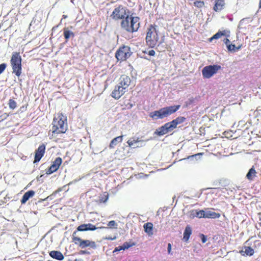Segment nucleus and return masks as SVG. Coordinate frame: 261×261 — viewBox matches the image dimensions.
Here are the masks:
<instances>
[{
  "instance_id": "obj_1",
  "label": "nucleus",
  "mask_w": 261,
  "mask_h": 261,
  "mask_svg": "<svg viewBox=\"0 0 261 261\" xmlns=\"http://www.w3.org/2000/svg\"><path fill=\"white\" fill-rule=\"evenodd\" d=\"M140 18L138 17L129 16L126 15L124 19L121 22L122 29L129 33L137 32L140 27Z\"/></svg>"
},
{
  "instance_id": "obj_2",
  "label": "nucleus",
  "mask_w": 261,
  "mask_h": 261,
  "mask_svg": "<svg viewBox=\"0 0 261 261\" xmlns=\"http://www.w3.org/2000/svg\"><path fill=\"white\" fill-rule=\"evenodd\" d=\"M180 107V105L172 106L163 108L159 110L150 113L149 116L153 119H163L176 112Z\"/></svg>"
},
{
  "instance_id": "obj_3",
  "label": "nucleus",
  "mask_w": 261,
  "mask_h": 261,
  "mask_svg": "<svg viewBox=\"0 0 261 261\" xmlns=\"http://www.w3.org/2000/svg\"><path fill=\"white\" fill-rule=\"evenodd\" d=\"M66 118L62 115L55 117L53 122V134L64 133L67 130V124L65 122Z\"/></svg>"
},
{
  "instance_id": "obj_4",
  "label": "nucleus",
  "mask_w": 261,
  "mask_h": 261,
  "mask_svg": "<svg viewBox=\"0 0 261 261\" xmlns=\"http://www.w3.org/2000/svg\"><path fill=\"white\" fill-rule=\"evenodd\" d=\"M12 67L13 72L17 76H19L21 73V57L19 53L14 52L12 54L10 60Z\"/></svg>"
},
{
  "instance_id": "obj_5",
  "label": "nucleus",
  "mask_w": 261,
  "mask_h": 261,
  "mask_svg": "<svg viewBox=\"0 0 261 261\" xmlns=\"http://www.w3.org/2000/svg\"><path fill=\"white\" fill-rule=\"evenodd\" d=\"M158 40L159 37L155 28L152 25H150L149 28L148 29L146 37V41L147 44L149 46L153 47L156 45Z\"/></svg>"
},
{
  "instance_id": "obj_6",
  "label": "nucleus",
  "mask_w": 261,
  "mask_h": 261,
  "mask_svg": "<svg viewBox=\"0 0 261 261\" xmlns=\"http://www.w3.org/2000/svg\"><path fill=\"white\" fill-rule=\"evenodd\" d=\"M76 232L74 231L72 234L73 242L82 249L90 247L91 248L95 249L96 247L95 242L89 240H82L80 238L76 236Z\"/></svg>"
},
{
  "instance_id": "obj_7",
  "label": "nucleus",
  "mask_w": 261,
  "mask_h": 261,
  "mask_svg": "<svg viewBox=\"0 0 261 261\" xmlns=\"http://www.w3.org/2000/svg\"><path fill=\"white\" fill-rule=\"evenodd\" d=\"M127 9L126 7L122 5H119L114 9L111 17L115 20L119 19H122V20L124 19L126 15H129L127 13Z\"/></svg>"
},
{
  "instance_id": "obj_8",
  "label": "nucleus",
  "mask_w": 261,
  "mask_h": 261,
  "mask_svg": "<svg viewBox=\"0 0 261 261\" xmlns=\"http://www.w3.org/2000/svg\"><path fill=\"white\" fill-rule=\"evenodd\" d=\"M221 69V66L217 64L206 66L202 69V76L205 79H210Z\"/></svg>"
},
{
  "instance_id": "obj_9",
  "label": "nucleus",
  "mask_w": 261,
  "mask_h": 261,
  "mask_svg": "<svg viewBox=\"0 0 261 261\" xmlns=\"http://www.w3.org/2000/svg\"><path fill=\"white\" fill-rule=\"evenodd\" d=\"M129 56V48L126 46L120 48L115 54V57L118 60H125Z\"/></svg>"
},
{
  "instance_id": "obj_10",
  "label": "nucleus",
  "mask_w": 261,
  "mask_h": 261,
  "mask_svg": "<svg viewBox=\"0 0 261 261\" xmlns=\"http://www.w3.org/2000/svg\"><path fill=\"white\" fill-rule=\"evenodd\" d=\"M45 150V145L43 144H41L35 151L34 163L39 162L42 156L44 155Z\"/></svg>"
},
{
  "instance_id": "obj_11",
  "label": "nucleus",
  "mask_w": 261,
  "mask_h": 261,
  "mask_svg": "<svg viewBox=\"0 0 261 261\" xmlns=\"http://www.w3.org/2000/svg\"><path fill=\"white\" fill-rule=\"evenodd\" d=\"M126 91L125 88L122 87L117 84L115 86L114 90L112 92V96L116 99H118L126 92Z\"/></svg>"
},
{
  "instance_id": "obj_12",
  "label": "nucleus",
  "mask_w": 261,
  "mask_h": 261,
  "mask_svg": "<svg viewBox=\"0 0 261 261\" xmlns=\"http://www.w3.org/2000/svg\"><path fill=\"white\" fill-rule=\"evenodd\" d=\"M62 162V159L60 157L57 158L53 162L51 165L49 169L46 171V174H50L53 172L56 171L59 168Z\"/></svg>"
},
{
  "instance_id": "obj_13",
  "label": "nucleus",
  "mask_w": 261,
  "mask_h": 261,
  "mask_svg": "<svg viewBox=\"0 0 261 261\" xmlns=\"http://www.w3.org/2000/svg\"><path fill=\"white\" fill-rule=\"evenodd\" d=\"M130 79L129 76L126 75H122L120 76L118 84L121 87L125 88V90L127 91L130 85Z\"/></svg>"
},
{
  "instance_id": "obj_14",
  "label": "nucleus",
  "mask_w": 261,
  "mask_h": 261,
  "mask_svg": "<svg viewBox=\"0 0 261 261\" xmlns=\"http://www.w3.org/2000/svg\"><path fill=\"white\" fill-rule=\"evenodd\" d=\"M169 132H170V130L169 129L166 123H165L164 125L157 128L154 132L153 134L154 135L162 136L167 134Z\"/></svg>"
},
{
  "instance_id": "obj_15",
  "label": "nucleus",
  "mask_w": 261,
  "mask_h": 261,
  "mask_svg": "<svg viewBox=\"0 0 261 261\" xmlns=\"http://www.w3.org/2000/svg\"><path fill=\"white\" fill-rule=\"evenodd\" d=\"M97 227L91 224H84L79 226L77 228V230L80 231H87V230H95Z\"/></svg>"
},
{
  "instance_id": "obj_16",
  "label": "nucleus",
  "mask_w": 261,
  "mask_h": 261,
  "mask_svg": "<svg viewBox=\"0 0 261 261\" xmlns=\"http://www.w3.org/2000/svg\"><path fill=\"white\" fill-rule=\"evenodd\" d=\"M35 192L33 190H30L24 194L21 199V203L24 204L31 197H33Z\"/></svg>"
},
{
  "instance_id": "obj_17",
  "label": "nucleus",
  "mask_w": 261,
  "mask_h": 261,
  "mask_svg": "<svg viewBox=\"0 0 261 261\" xmlns=\"http://www.w3.org/2000/svg\"><path fill=\"white\" fill-rule=\"evenodd\" d=\"M49 254L52 258L59 260H62L64 258L63 254L59 251H51Z\"/></svg>"
},
{
  "instance_id": "obj_18",
  "label": "nucleus",
  "mask_w": 261,
  "mask_h": 261,
  "mask_svg": "<svg viewBox=\"0 0 261 261\" xmlns=\"http://www.w3.org/2000/svg\"><path fill=\"white\" fill-rule=\"evenodd\" d=\"M220 217V214L219 213L210 211L208 209L205 210V218L216 219L219 218Z\"/></svg>"
},
{
  "instance_id": "obj_19",
  "label": "nucleus",
  "mask_w": 261,
  "mask_h": 261,
  "mask_svg": "<svg viewBox=\"0 0 261 261\" xmlns=\"http://www.w3.org/2000/svg\"><path fill=\"white\" fill-rule=\"evenodd\" d=\"M257 172H256L254 166H252L248 171L246 174V178L249 180H253L255 177L256 176Z\"/></svg>"
},
{
  "instance_id": "obj_20",
  "label": "nucleus",
  "mask_w": 261,
  "mask_h": 261,
  "mask_svg": "<svg viewBox=\"0 0 261 261\" xmlns=\"http://www.w3.org/2000/svg\"><path fill=\"white\" fill-rule=\"evenodd\" d=\"M240 253L243 255L252 256L253 255L254 251V250L250 247L245 246L244 248L240 251Z\"/></svg>"
},
{
  "instance_id": "obj_21",
  "label": "nucleus",
  "mask_w": 261,
  "mask_h": 261,
  "mask_svg": "<svg viewBox=\"0 0 261 261\" xmlns=\"http://www.w3.org/2000/svg\"><path fill=\"white\" fill-rule=\"evenodd\" d=\"M191 233H192V229H191V227L190 226V225H187L186 227L184 232L183 240L187 242L189 240Z\"/></svg>"
},
{
  "instance_id": "obj_22",
  "label": "nucleus",
  "mask_w": 261,
  "mask_h": 261,
  "mask_svg": "<svg viewBox=\"0 0 261 261\" xmlns=\"http://www.w3.org/2000/svg\"><path fill=\"white\" fill-rule=\"evenodd\" d=\"M143 227L146 233L149 236L152 235L153 224L151 223L147 222L145 223L143 225Z\"/></svg>"
},
{
  "instance_id": "obj_23",
  "label": "nucleus",
  "mask_w": 261,
  "mask_h": 261,
  "mask_svg": "<svg viewBox=\"0 0 261 261\" xmlns=\"http://www.w3.org/2000/svg\"><path fill=\"white\" fill-rule=\"evenodd\" d=\"M123 136H120L113 139L110 144V148H114L118 143H120L123 140Z\"/></svg>"
},
{
  "instance_id": "obj_24",
  "label": "nucleus",
  "mask_w": 261,
  "mask_h": 261,
  "mask_svg": "<svg viewBox=\"0 0 261 261\" xmlns=\"http://www.w3.org/2000/svg\"><path fill=\"white\" fill-rule=\"evenodd\" d=\"M224 5V0H216L214 10L215 11H219L223 9Z\"/></svg>"
},
{
  "instance_id": "obj_25",
  "label": "nucleus",
  "mask_w": 261,
  "mask_h": 261,
  "mask_svg": "<svg viewBox=\"0 0 261 261\" xmlns=\"http://www.w3.org/2000/svg\"><path fill=\"white\" fill-rule=\"evenodd\" d=\"M134 138L135 140L136 144L140 143V145H136V147H137L138 148L144 146L145 145L146 142L151 139V138H150V139H148L147 140H143L140 139L139 138H136V137H134Z\"/></svg>"
},
{
  "instance_id": "obj_26",
  "label": "nucleus",
  "mask_w": 261,
  "mask_h": 261,
  "mask_svg": "<svg viewBox=\"0 0 261 261\" xmlns=\"http://www.w3.org/2000/svg\"><path fill=\"white\" fill-rule=\"evenodd\" d=\"M64 36L66 40H68L70 37L73 38L74 37V34L73 32L68 30L67 28H65L64 30Z\"/></svg>"
},
{
  "instance_id": "obj_27",
  "label": "nucleus",
  "mask_w": 261,
  "mask_h": 261,
  "mask_svg": "<svg viewBox=\"0 0 261 261\" xmlns=\"http://www.w3.org/2000/svg\"><path fill=\"white\" fill-rule=\"evenodd\" d=\"M193 215L194 216H195L196 217H198L199 218H205V211L204 210H200L199 211H195V212L193 211Z\"/></svg>"
},
{
  "instance_id": "obj_28",
  "label": "nucleus",
  "mask_w": 261,
  "mask_h": 261,
  "mask_svg": "<svg viewBox=\"0 0 261 261\" xmlns=\"http://www.w3.org/2000/svg\"><path fill=\"white\" fill-rule=\"evenodd\" d=\"M166 124L168 126L170 132H171L172 130H173L174 128H176V127L178 125L176 123V121L175 120V119L173 120L171 122L166 123Z\"/></svg>"
},
{
  "instance_id": "obj_29",
  "label": "nucleus",
  "mask_w": 261,
  "mask_h": 261,
  "mask_svg": "<svg viewBox=\"0 0 261 261\" xmlns=\"http://www.w3.org/2000/svg\"><path fill=\"white\" fill-rule=\"evenodd\" d=\"M108 227H105V228H115L117 229L118 227V224L114 220H112L109 222L107 224Z\"/></svg>"
},
{
  "instance_id": "obj_30",
  "label": "nucleus",
  "mask_w": 261,
  "mask_h": 261,
  "mask_svg": "<svg viewBox=\"0 0 261 261\" xmlns=\"http://www.w3.org/2000/svg\"><path fill=\"white\" fill-rule=\"evenodd\" d=\"M127 143L128 144L129 147H132L133 148H138L137 147H136V144L135 142V140L134 137L129 139L127 141Z\"/></svg>"
},
{
  "instance_id": "obj_31",
  "label": "nucleus",
  "mask_w": 261,
  "mask_h": 261,
  "mask_svg": "<svg viewBox=\"0 0 261 261\" xmlns=\"http://www.w3.org/2000/svg\"><path fill=\"white\" fill-rule=\"evenodd\" d=\"M240 46L237 47L234 44H230L227 45V49L229 51H233L235 52L237 50H239L240 48Z\"/></svg>"
},
{
  "instance_id": "obj_32",
  "label": "nucleus",
  "mask_w": 261,
  "mask_h": 261,
  "mask_svg": "<svg viewBox=\"0 0 261 261\" xmlns=\"http://www.w3.org/2000/svg\"><path fill=\"white\" fill-rule=\"evenodd\" d=\"M224 35L225 34L224 33L222 32H218L210 38V41H212L213 39L220 38L221 36H224Z\"/></svg>"
},
{
  "instance_id": "obj_33",
  "label": "nucleus",
  "mask_w": 261,
  "mask_h": 261,
  "mask_svg": "<svg viewBox=\"0 0 261 261\" xmlns=\"http://www.w3.org/2000/svg\"><path fill=\"white\" fill-rule=\"evenodd\" d=\"M8 104H9V108L13 110L15 109L17 107V104H16V101L12 99L9 100Z\"/></svg>"
},
{
  "instance_id": "obj_34",
  "label": "nucleus",
  "mask_w": 261,
  "mask_h": 261,
  "mask_svg": "<svg viewBox=\"0 0 261 261\" xmlns=\"http://www.w3.org/2000/svg\"><path fill=\"white\" fill-rule=\"evenodd\" d=\"M194 6L198 8L203 7L204 5V3L201 1H196L194 3Z\"/></svg>"
},
{
  "instance_id": "obj_35",
  "label": "nucleus",
  "mask_w": 261,
  "mask_h": 261,
  "mask_svg": "<svg viewBox=\"0 0 261 261\" xmlns=\"http://www.w3.org/2000/svg\"><path fill=\"white\" fill-rule=\"evenodd\" d=\"M109 198V194L106 193L100 197L99 200L101 202H106Z\"/></svg>"
},
{
  "instance_id": "obj_36",
  "label": "nucleus",
  "mask_w": 261,
  "mask_h": 261,
  "mask_svg": "<svg viewBox=\"0 0 261 261\" xmlns=\"http://www.w3.org/2000/svg\"><path fill=\"white\" fill-rule=\"evenodd\" d=\"M186 120V118L184 117H178L176 119H175V120L176 121V123L177 124H181L183 123Z\"/></svg>"
},
{
  "instance_id": "obj_37",
  "label": "nucleus",
  "mask_w": 261,
  "mask_h": 261,
  "mask_svg": "<svg viewBox=\"0 0 261 261\" xmlns=\"http://www.w3.org/2000/svg\"><path fill=\"white\" fill-rule=\"evenodd\" d=\"M122 246L123 247L124 250H125V249L132 247L133 245L130 244L128 242H125Z\"/></svg>"
},
{
  "instance_id": "obj_38",
  "label": "nucleus",
  "mask_w": 261,
  "mask_h": 261,
  "mask_svg": "<svg viewBox=\"0 0 261 261\" xmlns=\"http://www.w3.org/2000/svg\"><path fill=\"white\" fill-rule=\"evenodd\" d=\"M7 67V64L6 63H2L0 64V74L3 72V71L5 70Z\"/></svg>"
},
{
  "instance_id": "obj_39",
  "label": "nucleus",
  "mask_w": 261,
  "mask_h": 261,
  "mask_svg": "<svg viewBox=\"0 0 261 261\" xmlns=\"http://www.w3.org/2000/svg\"><path fill=\"white\" fill-rule=\"evenodd\" d=\"M202 154V153H198L195 154L194 155L189 156L187 159H184L183 160H186V159H192L193 160L194 159H196L197 156H199V155H201Z\"/></svg>"
},
{
  "instance_id": "obj_40",
  "label": "nucleus",
  "mask_w": 261,
  "mask_h": 261,
  "mask_svg": "<svg viewBox=\"0 0 261 261\" xmlns=\"http://www.w3.org/2000/svg\"><path fill=\"white\" fill-rule=\"evenodd\" d=\"M200 237L201 238V241H202V242L203 243H205L206 242V241H207V237H206V236H205L203 234H200Z\"/></svg>"
},
{
  "instance_id": "obj_41",
  "label": "nucleus",
  "mask_w": 261,
  "mask_h": 261,
  "mask_svg": "<svg viewBox=\"0 0 261 261\" xmlns=\"http://www.w3.org/2000/svg\"><path fill=\"white\" fill-rule=\"evenodd\" d=\"M121 250H124L123 247L122 246H119L115 248V249L113 251V253L118 252Z\"/></svg>"
},
{
  "instance_id": "obj_42",
  "label": "nucleus",
  "mask_w": 261,
  "mask_h": 261,
  "mask_svg": "<svg viewBox=\"0 0 261 261\" xmlns=\"http://www.w3.org/2000/svg\"><path fill=\"white\" fill-rule=\"evenodd\" d=\"M248 20V18H243L242 19H241L239 22V28H241V26L243 25V23L246 21H247Z\"/></svg>"
},
{
  "instance_id": "obj_43",
  "label": "nucleus",
  "mask_w": 261,
  "mask_h": 261,
  "mask_svg": "<svg viewBox=\"0 0 261 261\" xmlns=\"http://www.w3.org/2000/svg\"><path fill=\"white\" fill-rule=\"evenodd\" d=\"M57 193V192H55V193H54L52 195H50V196H47L46 198H45L44 199H43V200H51L53 199V196Z\"/></svg>"
},
{
  "instance_id": "obj_44",
  "label": "nucleus",
  "mask_w": 261,
  "mask_h": 261,
  "mask_svg": "<svg viewBox=\"0 0 261 261\" xmlns=\"http://www.w3.org/2000/svg\"><path fill=\"white\" fill-rule=\"evenodd\" d=\"M223 41H224V43L226 45L227 47L228 44H229L230 41L228 38H225L223 40Z\"/></svg>"
},
{
  "instance_id": "obj_45",
  "label": "nucleus",
  "mask_w": 261,
  "mask_h": 261,
  "mask_svg": "<svg viewBox=\"0 0 261 261\" xmlns=\"http://www.w3.org/2000/svg\"><path fill=\"white\" fill-rule=\"evenodd\" d=\"M148 54L149 55V56H154L155 55V51L154 50H149V51L148 52Z\"/></svg>"
},
{
  "instance_id": "obj_46",
  "label": "nucleus",
  "mask_w": 261,
  "mask_h": 261,
  "mask_svg": "<svg viewBox=\"0 0 261 261\" xmlns=\"http://www.w3.org/2000/svg\"><path fill=\"white\" fill-rule=\"evenodd\" d=\"M171 248H172L171 244L170 243H169L168 244V247H167L168 252L169 254H171Z\"/></svg>"
},
{
  "instance_id": "obj_47",
  "label": "nucleus",
  "mask_w": 261,
  "mask_h": 261,
  "mask_svg": "<svg viewBox=\"0 0 261 261\" xmlns=\"http://www.w3.org/2000/svg\"><path fill=\"white\" fill-rule=\"evenodd\" d=\"M107 239L110 240H115L116 239V237H114L113 238L109 237V238H107Z\"/></svg>"
},
{
  "instance_id": "obj_48",
  "label": "nucleus",
  "mask_w": 261,
  "mask_h": 261,
  "mask_svg": "<svg viewBox=\"0 0 261 261\" xmlns=\"http://www.w3.org/2000/svg\"><path fill=\"white\" fill-rule=\"evenodd\" d=\"M81 254H85L87 253V252L84 250H82V251H81Z\"/></svg>"
},
{
  "instance_id": "obj_49",
  "label": "nucleus",
  "mask_w": 261,
  "mask_h": 261,
  "mask_svg": "<svg viewBox=\"0 0 261 261\" xmlns=\"http://www.w3.org/2000/svg\"><path fill=\"white\" fill-rule=\"evenodd\" d=\"M58 28V25L57 26H56V27H54L53 28V30H56V29Z\"/></svg>"
},
{
  "instance_id": "obj_50",
  "label": "nucleus",
  "mask_w": 261,
  "mask_h": 261,
  "mask_svg": "<svg viewBox=\"0 0 261 261\" xmlns=\"http://www.w3.org/2000/svg\"><path fill=\"white\" fill-rule=\"evenodd\" d=\"M259 8H261V0H260L259 1Z\"/></svg>"
},
{
  "instance_id": "obj_51",
  "label": "nucleus",
  "mask_w": 261,
  "mask_h": 261,
  "mask_svg": "<svg viewBox=\"0 0 261 261\" xmlns=\"http://www.w3.org/2000/svg\"><path fill=\"white\" fill-rule=\"evenodd\" d=\"M74 261H82V260L80 259H75Z\"/></svg>"
},
{
  "instance_id": "obj_52",
  "label": "nucleus",
  "mask_w": 261,
  "mask_h": 261,
  "mask_svg": "<svg viewBox=\"0 0 261 261\" xmlns=\"http://www.w3.org/2000/svg\"><path fill=\"white\" fill-rule=\"evenodd\" d=\"M74 0H71V2L72 3H74Z\"/></svg>"
},
{
  "instance_id": "obj_53",
  "label": "nucleus",
  "mask_w": 261,
  "mask_h": 261,
  "mask_svg": "<svg viewBox=\"0 0 261 261\" xmlns=\"http://www.w3.org/2000/svg\"><path fill=\"white\" fill-rule=\"evenodd\" d=\"M136 145H140V143H137Z\"/></svg>"
}]
</instances>
